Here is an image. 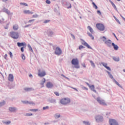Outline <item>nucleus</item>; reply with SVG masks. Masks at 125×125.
Returning <instances> with one entry per match:
<instances>
[{"label":"nucleus","instance_id":"obj_1","mask_svg":"<svg viewBox=\"0 0 125 125\" xmlns=\"http://www.w3.org/2000/svg\"><path fill=\"white\" fill-rule=\"evenodd\" d=\"M60 103L62 105H69L71 103V99L69 98H63L61 100Z\"/></svg>","mask_w":125,"mask_h":125},{"label":"nucleus","instance_id":"obj_2","mask_svg":"<svg viewBox=\"0 0 125 125\" xmlns=\"http://www.w3.org/2000/svg\"><path fill=\"white\" fill-rule=\"evenodd\" d=\"M72 65H74V68L76 69H80V65H79V60L78 59H73L71 61Z\"/></svg>","mask_w":125,"mask_h":125},{"label":"nucleus","instance_id":"obj_3","mask_svg":"<svg viewBox=\"0 0 125 125\" xmlns=\"http://www.w3.org/2000/svg\"><path fill=\"white\" fill-rule=\"evenodd\" d=\"M10 34V37H11L12 39L17 40L19 38V33H18V32L11 31Z\"/></svg>","mask_w":125,"mask_h":125},{"label":"nucleus","instance_id":"obj_4","mask_svg":"<svg viewBox=\"0 0 125 125\" xmlns=\"http://www.w3.org/2000/svg\"><path fill=\"white\" fill-rule=\"evenodd\" d=\"M97 102L100 104V105H103L104 106H107V104L105 103V101L100 97L96 99Z\"/></svg>","mask_w":125,"mask_h":125},{"label":"nucleus","instance_id":"obj_5","mask_svg":"<svg viewBox=\"0 0 125 125\" xmlns=\"http://www.w3.org/2000/svg\"><path fill=\"white\" fill-rule=\"evenodd\" d=\"M96 26L97 29L100 31H102V32L105 30V26L102 23H97Z\"/></svg>","mask_w":125,"mask_h":125},{"label":"nucleus","instance_id":"obj_6","mask_svg":"<svg viewBox=\"0 0 125 125\" xmlns=\"http://www.w3.org/2000/svg\"><path fill=\"white\" fill-rule=\"evenodd\" d=\"M46 34L49 38H52L54 36V32L50 28L47 29Z\"/></svg>","mask_w":125,"mask_h":125},{"label":"nucleus","instance_id":"obj_7","mask_svg":"<svg viewBox=\"0 0 125 125\" xmlns=\"http://www.w3.org/2000/svg\"><path fill=\"white\" fill-rule=\"evenodd\" d=\"M96 122L97 123H102L103 121H104V119L103 118V116L101 115H97L95 118Z\"/></svg>","mask_w":125,"mask_h":125},{"label":"nucleus","instance_id":"obj_8","mask_svg":"<svg viewBox=\"0 0 125 125\" xmlns=\"http://www.w3.org/2000/svg\"><path fill=\"white\" fill-rule=\"evenodd\" d=\"M46 75V73L45 72V71L44 70H41V69H39L38 70V76L39 77H40L41 78H42V77H44Z\"/></svg>","mask_w":125,"mask_h":125},{"label":"nucleus","instance_id":"obj_9","mask_svg":"<svg viewBox=\"0 0 125 125\" xmlns=\"http://www.w3.org/2000/svg\"><path fill=\"white\" fill-rule=\"evenodd\" d=\"M2 10L3 12H4L6 14H7V15H12V14H13V12H10V11H9L8 9L5 7H3Z\"/></svg>","mask_w":125,"mask_h":125},{"label":"nucleus","instance_id":"obj_10","mask_svg":"<svg viewBox=\"0 0 125 125\" xmlns=\"http://www.w3.org/2000/svg\"><path fill=\"white\" fill-rule=\"evenodd\" d=\"M8 110L11 113H16L18 111V108L15 107H9Z\"/></svg>","mask_w":125,"mask_h":125},{"label":"nucleus","instance_id":"obj_11","mask_svg":"<svg viewBox=\"0 0 125 125\" xmlns=\"http://www.w3.org/2000/svg\"><path fill=\"white\" fill-rule=\"evenodd\" d=\"M54 10L57 15H60V9H59V6H58V5H56L55 6Z\"/></svg>","mask_w":125,"mask_h":125},{"label":"nucleus","instance_id":"obj_12","mask_svg":"<svg viewBox=\"0 0 125 125\" xmlns=\"http://www.w3.org/2000/svg\"><path fill=\"white\" fill-rule=\"evenodd\" d=\"M62 53V50L60 47H56L55 50V54L56 55H61Z\"/></svg>","mask_w":125,"mask_h":125},{"label":"nucleus","instance_id":"obj_13","mask_svg":"<svg viewBox=\"0 0 125 125\" xmlns=\"http://www.w3.org/2000/svg\"><path fill=\"white\" fill-rule=\"evenodd\" d=\"M46 86L47 88H53V87H54V85L52 83L49 82L47 83Z\"/></svg>","mask_w":125,"mask_h":125},{"label":"nucleus","instance_id":"obj_14","mask_svg":"<svg viewBox=\"0 0 125 125\" xmlns=\"http://www.w3.org/2000/svg\"><path fill=\"white\" fill-rule=\"evenodd\" d=\"M82 44L83 45H84L85 46L87 47V48H89V49H92V48L90 46H89V45L87 43H86V42H84V41L82 40Z\"/></svg>","mask_w":125,"mask_h":125},{"label":"nucleus","instance_id":"obj_15","mask_svg":"<svg viewBox=\"0 0 125 125\" xmlns=\"http://www.w3.org/2000/svg\"><path fill=\"white\" fill-rule=\"evenodd\" d=\"M110 125H119V124H118V122H117V121L114 119H110Z\"/></svg>","mask_w":125,"mask_h":125},{"label":"nucleus","instance_id":"obj_16","mask_svg":"<svg viewBox=\"0 0 125 125\" xmlns=\"http://www.w3.org/2000/svg\"><path fill=\"white\" fill-rule=\"evenodd\" d=\"M100 65H103V66H104V67L106 68V69H107V70H110V67L109 66H107V65H108L107 64V63H105L104 62H102L100 63Z\"/></svg>","mask_w":125,"mask_h":125},{"label":"nucleus","instance_id":"obj_17","mask_svg":"<svg viewBox=\"0 0 125 125\" xmlns=\"http://www.w3.org/2000/svg\"><path fill=\"white\" fill-rule=\"evenodd\" d=\"M18 46L19 47H21V46H27V44L25 43V42H18L17 43Z\"/></svg>","mask_w":125,"mask_h":125},{"label":"nucleus","instance_id":"obj_18","mask_svg":"<svg viewBox=\"0 0 125 125\" xmlns=\"http://www.w3.org/2000/svg\"><path fill=\"white\" fill-rule=\"evenodd\" d=\"M61 117V114H60V113H55L54 115V118L56 120H58V119H60Z\"/></svg>","mask_w":125,"mask_h":125},{"label":"nucleus","instance_id":"obj_19","mask_svg":"<svg viewBox=\"0 0 125 125\" xmlns=\"http://www.w3.org/2000/svg\"><path fill=\"white\" fill-rule=\"evenodd\" d=\"M23 13H24V14H34L33 12L28 10H24L23 11Z\"/></svg>","mask_w":125,"mask_h":125},{"label":"nucleus","instance_id":"obj_20","mask_svg":"<svg viewBox=\"0 0 125 125\" xmlns=\"http://www.w3.org/2000/svg\"><path fill=\"white\" fill-rule=\"evenodd\" d=\"M14 79V77H13V75L10 74L8 78V81H9L10 82H13Z\"/></svg>","mask_w":125,"mask_h":125},{"label":"nucleus","instance_id":"obj_21","mask_svg":"<svg viewBox=\"0 0 125 125\" xmlns=\"http://www.w3.org/2000/svg\"><path fill=\"white\" fill-rule=\"evenodd\" d=\"M112 45L113 47L114 50H118L119 49V46L117 44H115L114 43H112Z\"/></svg>","mask_w":125,"mask_h":125},{"label":"nucleus","instance_id":"obj_22","mask_svg":"<svg viewBox=\"0 0 125 125\" xmlns=\"http://www.w3.org/2000/svg\"><path fill=\"white\" fill-rule=\"evenodd\" d=\"M13 29L14 31H17L18 29H19V27L18 26V25L17 24H15L13 26Z\"/></svg>","mask_w":125,"mask_h":125},{"label":"nucleus","instance_id":"obj_23","mask_svg":"<svg viewBox=\"0 0 125 125\" xmlns=\"http://www.w3.org/2000/svg\"><path fill=\"white\" fill-rule=\"evenodd\" d=\"M44 83H45V79L43 78L40 82V84H41V85H42V87H43V84H44Z\"/></svg>","mask_w":125,"mask_h":125},{"label":"nucleus","instance_id":"obj_24","mask_svg":"<svg viewBox=\"0 0 125 125\" xmlns=\"http://www.w3.org/2000/svg\"><path fill=\"white\" fill-rule=\"evenodd\" d=\"M87 29L88 30H89L90 32V33H91V34H94V31H93V29H92V28H91V27L88 26H87Z\"/></svg>","mask_w":125,"mask_h":125},{"label":"nucleus","instance_id":"obj_25","mask_svg":"<svg viewBox=\"0 0 125 125\" xmlns=\"http://www.w3.org/2000/svg\"><path fill=\"white\" fill-rule=\"evenodd\" d=\"M100 39L101 40V41H102L103 42H105V41H107V38H106V37H105V36H101L100 38Z\"/></svg>","mask_w":125,"mask_h":125},{"label":"nucleus","instance_id":"obj_26","mask_svg":"<svg viewBox=\"0 0 125 125\" xmlns=\"http://www.w3.org/2000/svg\"><path fill=\"white\" fill-rule=\"evenodd\" d=\"M25 91H32V90H34V89L32 88H24Z\"/></svg>","mask_w":125,"mask_h":125},{"label":"nucleus","instance_id":"obj_27","mask_svg":"<svg viewBox=\"0 0 125 125\" xmlns=\"http://www.w3.org/2000/svg\"><path fill=\"white\" fill-rule=\"evenodd\" d=\"M104 44L107 45V46H110V40H106L104 42Z\"/></svg>","mask_w":125,"mask_h":125},{"label":"nucleus","instance_id":"obj_28","mask_svg":"<svg viewBox=\"0 0 125 125\" xmlns=\"http://www.w3.org/2000/svg\"><path fill=\"white\" fill-rule=\"evenodd\" d=\"M87 34L92 40H94V37H93V36H92V34H91L89 32H87Z\"/></svg>","mask_w":125,"mask_h":125},{"label":"nucleus","instance_id":"obj_29","mask_svg":"<svg viewBox=\"0 0 125 125\" xmlns=\"http://www.w3.org/2000/svg\"><path fill=\"white\" fill-rule=\"evenodd\" d=\"M110 2L113 7L114 8V9H115V10L118 11V9L117 8V7L116 6V5L114 3V2H113L112 1H110Z\"/></svg>","mask_w":125,"mask_h":125},{"label":"nucleus","instance_id":"obj_30","mask_svg":"<svg viewBox=\"0 0 125 125\" xmlns=\"http://www.w3.org/2000/svg\"><path fill=\"white\" fill-rule=\"evenodd\" d=\"M49 101L50 103H53L54 104L56 103V100H55V99H51L49 100Z\"/></svg>","mask_w":125,"mask_h":125},{"label":"nucleus","instance_id":"obj_31","mask_svg":"<svg viewBox=\"0 0 125 125\" xmlns=\"http://www.w3.org/2000/svg\"><path fill=\"white\" fill-rule=\"evenodd\" d=\"M83 124L84 125H90V123H89V121H83Z\"/></svg>","mask_w":125,"mask_h":125},{"label":"nucleus","instance_id":"obj_32","mask_svg":"<svg viewBox=\"0 0 125 125\" xmlns=\"http://www.w3.org/2000/svg\"><path fill=\"white\" fill-rule=\"evenodd\" d=\"M91 90H92V91H94V92H96V90H95L94 89V85H90V87H89Z\"/></svg>","mask_w":125,"mask_h":125},{"label":"nucleus","instance_id":"obj_33","mask_svg":"<svg viewBox=\"0 0 125 125\" xmlns=\"http://www.w3.org/2000/svg\"><path fill=\"white\" fill-rule=\"evenodd\" d=\"M113 59L114 60V61H117V62L120 61V58L118 57H113Z\"/></svg>","mask_w":125,"mask_h":125},{"label":"nucleus","instance_id":"obj_34","mask_svg":"<svg viewBox=\"0 0 125 125\" xmlns=\"http://www.w3.org/2000/svg\"><path fill=\"white\" fill-rule=\"evenodd\" d=\"M90 63L91 64V66L93 67V68H95V64H94V62L92 61H90Z\"/></svg>","mask_w":125,"mask_h":125},{"label":"nucleus","instance_id":"obj_35","mask_svg":"<svg viewBox=\"0 0 125 125\" xmlns=\"http://www.w3.org/2000/svg\"><path fill=\"white\" fill-rule=\"evenodd\" d=\"M28 47L29 50H30V51H31V52H34V51L33 50V48H32V47L31 46L30 44H28Z\"/></svg>","mask_w":125,"mask_h":125},{"label":"nucleus","instance_id":"obj_36","mask_svg":"<svg viewBox=\"0 0 125 125\" xmlns=\"http://www.w3.org/2000/svg\"><path fill=\"white\" fill-rule=\"evenodd\" d=\"M92 4H93V7H94V8H95V9H98V7H97V5H96L95 3L93 2Z\"/></svg>","mask_w":125,"mask_h":125},{"label":"nucleus","instance_id":"obj_37","mask_svg":"<svg viewBox=\"0 0 125 125\" xmlns=\"http://www.w3.org/2000/svg\"><path fill=\"white\" fill-rule=\"evenodd\" d=\"M4 124L7 125H10V124H11V121H5L4 122Z\"/></svg>","mask_w":125,"mask_h":125},{"label":"nucleus","instance_id":"obj_38","mask_svg":"<svg viewBox=\"0 0 125 125\" xmlns=\"http://www.w3.org/2000/svg\"><path fill=\"white\" fill-rule=\"evenodd\" d=\"M5 105V102H2L0 103V107H2V106Z\"/></svg>","mask_w":125,"mask_h":125},{"label":"nucleus","instance_id":"obj_39","mask_svg":"<svg viewBox=\"0 0 125 125\" xmlns=\"http://www.w3.org/2000/svg\"><path fill=\"white\" fill-rule=\"evenodd\" d=\"M9 26V22L6 24V25L4 27V29H5L6 30H8Z\"/></svg>","mask_w":125,"mask_h":125},{"label":"nucleus","instance_id":"obj_40","mask_svg":"<svg viewBox=\"0 0 125 125\" xmlns=\"http://www.w3.org/2000/svg\"><path fill=\"white\" fill-rule=\"evenodd\" d=\"M27 104H31V105H33V106H35V103L33 102H29V101H28Z\"/></svg>","mask_w":125,"mask_h":125},{"label":"nucleus","instance_id":"obj_41","mask_svg":"<svg viewBox=\"0 0 125 125\" xmlns=\"http://www.w3.org/2000/svg\"><path fill=\"white\" fill-rule=\"evenodd\" d=\"M25 116L26 117H31V116H33V114L32 113H26Z\"/></svg>","mask_w":125,"mask_h":125},{"label":"nucleus","instance_id":"obj_42","mask_svg":"<svg viewBox=\"0 0 125 125\" xmlns=\"http://www.w3.org/2000/svg\"><path fill=\"white\" fill-rule=\"evenodd\" d=\"M21 57L22 60H25L26 59V57H25V55H24V54H21Z\"/></svg>","mask_w":125,"mask_h":125},{"label":"nucleus","instance_id":"obj_43","mask_svg":"<svg viewBox=\"0 0 125 125\" xmlns=\"http://www.w3.org/2000/svg\"><path fill=\"white\" fill-rule=\"evenodd\" d=\"M20 4H21V5H24V6H28V4H27L26 3L21 2Z\"/></svg>","mask_w":125,"mask_h":125},{"label":"nucleus","instance_id":"obj_44","mask_svg":"<svg viewBox=\"0 0 125 125\" xmlns=\"http://www.w3.org/2000/svg\"><path fill=\"white\" fill-rule=\"evenodd\" d=\"M4 21V19L3 18H2L1 17H0V23H2Z\"/></svg>","mask_w":125,"mask_h":125},{"label":"nucleus","instance_id":"obj_45","mask_svg":"<svg viewBox=\"0 0 125 125\" xmlns=\"http://www.w3.org/2000/svg\"><path fill=\"white\" fill-rule=\"evenodd\" d=\"M33 18H38L39 17V15L38 14H35L32 16Z\"/></svg>","mask_w":125,"mask_h":125},{"label":"nucleus","instance_id":"obj_46","mask_svg":"<svg viewBox=\"0 0 125 125\" xmlns=\"http://www.w3.org/2000/svg\"><path fill=\"white\" fill-rule=\"evenodd\" d=\"M49 22H50V20H47L43 21L44 24H46L47 23H49Z\"/></svg>","mask_w":125,"mask_h":125},{"label":"nucleus","instance_id":"obj_47","mask_svg":"<svg viewBox=\"0 0 125 125\" xmlns=\"http://www.w3.org/2000/svg\"><path fill=\"white\" fill-rule=\"evenodd\" d=\"M114 82L115 83L117 84V85H118V86H120L121 87V84H120V83H118V82H117L116 80H114Z\"/></svg>","mask_w":125,"mask_h":125},{"label":"nucleus","instance_id":"obj_48","mask_svg":"<svg viewBox=\"0 0 125 125\" xmlns=\"http://www.w3.org/2000/svg\"><path fill=\"white\" fill-rule=\"evenodd\" d=\"M114 19H115L116 21L117 22V23H118V24H121V22L120 21H119V20H118V19H117V18H116V17H114Z\"/></svg>","mask_w":125,"mask_h":125},{"label":"nucleus","instance_id":"obj_49","mask_svg":"<svg viewBox=\"0 0 125 125\" xmlns=\"http://www.w3.org/2000/svg\"><path fill=\"white\" fill-rule=\"evenodd\" d=\"M48 109H49V106H46L45 107H43V110H48Z\"/></svg>","mask_w":125,"mask_h":125},{"label":"nucleus","instance_id":"obj_50","mask_svg":"<svg viewBox=\"0 0 125 125\" xmlns=\"http://www.w3.org/2000/svg\"><path fill=\"white\" fill-rule=\"evenodd\" d=\"M39 110L37 109H29V111H31L32 112H37Z\"/></svg>","mask_w":125,"mask_h":125},{"label":"nucleus","instance_id":"obj_51","mask_svg":"<svg viewBox=\"0 0 125 125\" xmlns=\"http://www.w3.org/2000/svg\"><path fill=\"white\" fill-rule=\"evenodd\" d=\"M9 54L10 55V58H12V57H13V55L12 54V53L11 52H9Z\"/></svg>","mask_w":125,"mask_h":125},{"label":"nucleus","instance_id":"obj_52","mask_svg":"<svg viewBox=\"0 0 125 125\" xmlns=\"http://www.w3.org/2000/svg\"><path fill=\"white\" fill-rule=\"evenodd\" d=\"M46 3H47V4H50L51 2L49 0H46Z\"/></svg>","mask_w":125,"mask_h":125},{"label":"nucleus","instance_id":"obj_53","mask_svg":"<svg viewBox=\"0 0 125 125\" xmlns=\"http://www.w3.org/2000/svg\"><path fill=\"white\" fill-rule=\"evenodd\" d=\"M83 48H84V47H83V45L79 46V49H80V50H81V49H83Z\"/></svg>","mask_w":125,"mask_h":125},{"label":"nucleus","instance_id":"obj_54","mask_svg":"<svg viewBox=\"0 0 125 125\" xmlns=\"http://www.w3.org/2000/svg\"><path fill=\"white\" fill-rule=\"evenodd\" d=\"M97 13H98V14H99V15H102V13H101V12L100 11H99V10H98L97 11Z\"/></svg>","mask_w":125,"mask_h":125},{"label":"nucleus","instance_id":"obj_55","mask_svg":"<svg viewBox=\"0 0 125 125\" xmlns=\"http://www.w3.org/2000/svg\"><path fill=\"white\" fill-rule=\"evenodd\" d=\"M54 93L57 96H59V93L58 92H55Z\"/></svg>","mask_w":125,"mask_h":125},{"label":"nucleus","instance_id":"obj_56","mask_svg":"<svg viewBox=\"0 0 125 125\" xmlns=\"http://www.w3.org/2000/svg\"><path fill=\"white\" fill-rule=\"evenodd\" d=\"M82 65L83 66V67L84 68H85L86 66H85V63H84V62L82 63Z\"/></svg>","mask_w":125,"mask_h":125},{"label":"nucleus","instance_id":"obj_57","mask_svg":"<svg viewBox=\"0 0 125 125\" xmlns=\"http://www.w3.org/2000/svg\"><path fill=\"white\" fill-rule=\"evenodd\" d=\"M35 21V20H30L28 21L29 23H32V22H34Z\"/></svg>","mask_w":125,"mask_h":125},{"label":"nucleus","instance_id":"obj_58","mask_svg":"<svg viewBox=\"0 0 125 125\" xmlns=\"http://www.w3.org/2000/svg\"><path fill=\"white\" fill-rule=\"evenodd\" d=\"M21 52H24V47H21Z\"/></svg>","mask_w":125,"mask_h":125},{"label":"nucleus","instance_id":"obj_59","mask_svg":"<svg viewBox=\"0 0 125 125\" xmlns=\"http://www.w3.org/2000/svg\"><path fill=\"white\" fill-rule=\"evenodd\" d=\"M71 87V88H72L73 89H74V90H76V91H79V90H78L76 88H74L73 87Z\"/></svg>","mask_w":125,"mask_h":125},{"label":"nucleus","instance_id":"obj_60","mask_svg":"<svg viewBox=\"0 0 125 125\" xmlns=\"http://www.w3.org/2000/svg\"><path fill=\"white\" fill-rule=\"evenodd\" d=\"M71 37L72 39H73V40H75L76 39V38L75 37V36H74V35L73 34H71Z\"/></svg>","mask_w":125,"mask_h":125},{"label":"nucleus","instance_id":"obj_61","mask_svg":"<svg viewBox=\"0 0 125 125\" xmlns=\"http://www.w3.org/2000/svg\"><path fill=\"white\" fill-rule=\"evenodd\" d=\"M82 89H86V90H87V88H86L84 86H83L82 87Z\"/></svg>","mask_w":125,"mask_h":125},{"label":"nucleus","instance_id":"obj_62","mask_svg":"<svg viewBox=\"0 0 125 125\" xmlns=\"http://www.w3.org/2000/svg\"><path fill=\"white\" fill-rule=\"evenodd\" d=\"M22 103H24V104H28V101H26V102H22Z\"/></svg>","mask_w":125,"mask_h":125},{"label":"nucleus","instance_id":"obj_63","mask_svg":"<svg viewBox=\"0 0 125 125\" xmlns=\"http://www.w3.org/2000/svg\"><path fill=\"white\" fill-rule=\"evenodd\" d=\"M85 83L87 84V85H88V86H89V87L90 86V84H89V83H88L87 82H85Z\"/></svg>","mask_w":125,"mask_h":125},{"label":"nucleus","instance_id":"obj_64","mask_svg":"<svg viewBox=\"0 0 125 125\" xmlns=\"http://www.w3.org/2000/svg\"><path fill=\"white\" fill-rule=\"evenodd\" d=\"M6 57H7V55L6 54L5 55V56H4V58L6 60Z\"/></svg>","mask_w":125,"mask_h":125}]
</instances>
